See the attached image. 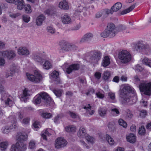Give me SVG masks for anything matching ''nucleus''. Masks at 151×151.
Returning a JSON list of instances; mask_svg holds the SVG:
<instances>
[{
	"mask_svg": "<svg viewBox=\"0 0 151 151\" xmlns=\"http://www.w3.org/2000/svg\"><path fill=\"white\" fill-rule=\"evenodd\" d=\"M119 94L123 103H128L130 104H132L137 102V97L136 91L128 84H124L121 86Z\"/></svg>",
	"mask_w": 151,
	"mask_h": 151,
	"instance_id": "1",
	"label": "nucleus"
},
{
	"mask_svg": "<svg viewBox=\"0 0 151 151\" xmlns=\"http://www.w3.org/2000/svg\"><path fill=\"white\" fill-rule=\"evenodd\" d=\"M107 27V29L104 32L101 33V36L104 38L107 37L112 38L114 37L116 33L114 24L111 23H108Z\"/></svg>",
	"mask_w": 151,
	"mask_h": 151,
	"instance_id": "2",
	"label": "nucleus"
},
{
	"mask_svg": "<svg viewBox=\"0 0 151 151\" xmlns=\"http://www.w3.org/2000/svg\"><path fill=\"white\" fill-rule=\"evenodd\" d=\"M118 58L121 63L123 64H127L132 59V55L126 50H122L118 54Z\"/></svg>",
	"mask_w": 151,
	"mask_h": 151,
	"instance_id": "3",
	"label": "nucleus"
},
{
	"mask_svg": "<svg viewBox=\"0 0 151 151\" xmlns=\"http://www.w3.org/2000/svg\"><path fill=\"white\" fill-rule=\"evenodd\" d=\"M86 57H89L91 60L95 63L98 62L101 59L102 54L100 51L94 50L86 54Z\"/></svg>",
	"mask_w": 151,
	"mask_h": 151,
	"instance_id": "4",
	"label": "nucleus"
},
{
	"mask_svg": "<svg viewBox=\"0 0 151 151\" xmlns=\"http://www.w3.org/2000/svg\"><path fill=\"white\" fill-rule=\"evenodd\" d=\"M140 92L147 96L151 95V83H141L139 85Z\"/></svg>",
	"mask_w": 151,
	"mask_h": 151,
	"instance_id": "5",
	"label": "nucleus"
},
{
	"mask_svg": "<svg viewBox=\"0 0 151 151\" xmlns=\"http://www.w3.org/2000/svg\"><path fill=\"white\" fill-rule=\"evenodd\" d=\"M34 75H31L28 73H26V75L27 78L30 81L34 83H38L40 82L42 79V76L37 70L34 72Z\"/></svg>",
	"mask_w": 151,
	"mask_h": 151,
	"instance_id": "6",
	"label": "nucleus"
},
{
	"mask_svg": "<svg viewBox=\"0 0 151 151\" xmlns=\"http://www.w3.org/2000/svg\"><path fill=\"white\" fill-rule=\"evenodd\" d=\"M86 132L85 128L81 127L78 132L77 135L81 138L85 137L88 142L93 144L94 141V138L87 134Z\"/></svg>",
	"mask_w": 151,
	"mask_h": 151,
	"instance_id": "7",
	"label": "nucleus"
},
{
	"mask_svg": "<svg viewBox=\"0 0 151 151\" xmlns=\"http://www.w3.org/2000/svg\"><path fill=\"white\" fill-rule=\"evenodd\" d=\"M59 45L61 47V49L65 51L76 50L77 48L75 45L68 43L65 40L60 41Z\"/></svg>",
	"mask_w": 151,
	"mask_h": 151,
	"instance_id": "8",
	"label": "nucleus"
},
{
	"mask_svg": "<svg viewBox=\"0 0 151 151\" xmlns=\"http://www.w3.org/2000/svg\"><path fill=\"white\" fill-rule=\"evenodd\" d=\"M27 149L26 145L23 142H17L15 145H13L11 147V151H24Z\"/></svg>",
	"mask_w": 151,
	"mask_h": 151,
	"instance_id": "9",
	"label": "nucleus"
},
{
	"mask_svg": "<svg viewBox=\"0 0 151 151\" xmlns=\"http://www.w3.org/2000/svg\"><path fill=\"white\" fill-rule=\"evenodd\" d=\"M134 49L137 51L139 52L143 50H147L150 51V49L148 45H145L143 43L142 41H139L134 46Z\"/></svg>",
	"mask_w": 151,
	"mask_h": 151,
	"instance_id": "10",
	"label": "nucleus"
},
{
	"mask_svg": "<svg viewBox=\"0 0 151 151\" xmlns=\"http://www.w3.org/2000/svg\"><path fill=\"white\" fill-rule=\"evenodd\" d=\"M12 124L9 127L8 126H5V127L3 128V132L5 134H8L11 130H14L16 129L17 127V120L15 118H14L12 122Z\"/></svg>",
	"mask_w": 151,
	"mask_h": 151,
	"instance_id": "11",
	"label": "nucleus"
},
{
	"mask_svg": "<svg viewBox=\"0 0 151 151\" xmlns=\"http://www.w3.org/2000/svg\"><path fill=\"white\" fill-rule=\"evenodd\" d=\"M67 144L66 140L62 137L57 138L55 140V147L57 148H60L65 146Z\"/></svg>",
	"mask_w": 151,
	"mask_h": 151,
	"instance_id": "12",
	"label": "nucleus"
},
{
	"mask_svg": "<svg viewBox=\"0 0 151 151\" xmlns=\"http://www.w3.org/2000/svg\"><path fill=\"white\" fill-rule=\"evenodd\" d=\"M2 56L4 58H7L8 59L12 60L14 58L16 55L14 51H3L1 52Z\"/></svg>",
	"mask_w": 151,
	"mask_h": 151,
	"instance_id": "13",
	"label": "nucleus"
},
{
	"mask_svg": "<svg viewBox=\"0 0 151 151\" xmlns=\"http://www.w3.org/2000/svg\"><path fill=\"white\" fill-rule=\"evenodd\" d=\"M80 68V64L78 63H73L69 65L66 69V72L68 74H70L73 71L78 70Z\"/></svg>",
	"mask_w": 151,
	"mask_h": 151,
	"instance_id": "14",
	"label": "nucleus"
},
{
	"mask_svg": "<svg viewBox=\"0 0 151 151\" xmlns=\"http://www.w3.org/2000/svg\"><path fill=\"white\" fill-rule=\"evenodd\" d=\"M42 101L46 104H50L52 99L49 95L46 92H41L39 94Z\"/></svg>",
	"mask_w": 151,
	"mask_h": 151,
	"instance_id": "15",
	"label": "nucleus"
},
{
	"mask_svg": "<svg viewBox=\"0 0 151 151\" xmlns=\"http://www.w3.org/2000/svg\"><path fill=\"white\" fill-rule=\"evenodd\" d=\"M51 77L55 79V83L56 84H60L61 82L59 77V72L56 70H54L51 73Z\"/></svg>",
	"mask_w": 151,
	"mask_h": 151,
	"instance_id": "16",
	"label": "nucleus"
},
{
	"mask_svg": "<svg viewBox=\"0 0 151 151\" xmlns=\"http://www.w3.org/2000/svg\"><path fill=\"white\" fill-rule=\"evenodd\" d=\"M65 131L70 134H73L76 132V128L73 125H69L65 127Z\"/></svg>",
	"mask_w": 151,
	"mask_h": 151,
	"instance_id": "17",
	"label": "nucleus"
},
{
	"mask_svg": "<svg viewBox=\"0 0 151 151\" xmlns=\"http://www.w3.org/2000/svg\"><path fill=\"white\" fill-rule=\"evenodd\" d=\"M18 53L20 55H27L29 54V51L26 47H21L19 48Z\"/></svg>",
	"mask_w": 151,
	"mask_h": 151,
	"instance_id": "18",
	"label": "nucleus"
},
{
	"mask_svg": "<svg viewBox=\"0 0 151 151\" xmlns=\"http://www.w3.org/2000/svg\"><path fill=\"white\" fill-rule=\"evenodd\" d=\"M126 139L128 142L134 143L136 141V136L133 133H131L126 137Z\"/></svg>",
	"mask_w": 151,
	"mask_h": 151,
	"instance_id": "19",
	"label": "nucleus"
},
{
	"mask_svg": "<svg viewBox=\"0 0 151 151\" xmlns=\"http://www.w3.org/2000/svg\"><path fill=\"white\" fill-rule=\"evenodd\" d=\"M59 6L61 9L65 10H68L69 9L68 3L65 0L60 2Z\"/></svg>",
	"mask_w": 151,
	"mask_h": 151,
	"instance_id": "20",
	"label": "nucleus"
},
{
	"mask_svg": "<svg viewBox=\"0 0 151 151\" xmlns=\"http://www.w3.org/2000/svg\"><path fill=\"white\" fill-rule=\"evenodd\" d=\"M93 34L90 33H88L85 34L83 37L81 38L80 42L83 43L88 41L92 37Z\"/></svg>",
	"mask_w": 151,
	"mask_h": 151,
	"instance_id": "21",
	"label": "nucleus"
},
{
	"mask_svg": "<svg viewBox=\"0 0 151 151\" xmlns=\"http://www.w3.org/2000/svg\"><path fill=\"white\" fill-rule=\"evenodd\" d=\"M110 63V59L108 56H105L102 60V65L104 67H106Z\"/></svg>",
	"mask_w": 151,
	"mask_h": 151,
	"instance_id": "22",
	"label": "nucleus"
},
{
	"mask_svg": "<svg viewBox=\"0 0 151 151\" xmlns=\"http://www.w3.org/2000/svg\"><path fill=\"white\" fill-rule=\"evenodd\" d=\"M14 4L17 5V9L19 10L22 9L24 6L23 0H16Z\"/></svg>",
	"mask_w": 151,
	"mask_h": 151,
	"instance_id": "23",
	"label": "nucleus"
},
{
	"mask_svg": "<svg viewBox=\"0 0 151 151\" xmlns=\"http://www.w3.org/2000/svg\"><path fill=\"white\" fill-rule=\"evenodd\" d=\"M45 17L42 14L38 16L36 19V24L37 25H41L45 19Z\"/></svg>",
	"mask_w": 151,
	"mask_h": 151,
	"instance_id": "24",
	"label": "nucleus"
},
{
	"mask_svg": "<svg viewBox=\"0 0 151 151\" xmlns=\"http://www.w3.org/2000/svg\"><path fill=\"white\" fill-rule=\"evenodd\" d=\"M107 110L105 107H100L98 110V113L101 116L104 117L106 114Z\"/></svg>",
	"mask_w": 151,
	"mask_h": 151,
	"instance_id": "25",
	"label": "nucleus"
},
{
	"mask_svg": "<svg viewBox=\"0 0 151 151\" xmlns=\"http://www.w3.org/2000/svg\"><path fill=\"white\" fill-rule=\"evenodd\" d=\"M111 76L110 72L108 71H106L103 74V78L105 81H108Z\"/></svg>",
	"mask_w": 151,
	"mask_h": 151,
	"instance_id": "26",
	"label": "nucleus"
},
{
	"mask_svg": "<svg viewBox=\"0 0 151 151\" xmlns=\"http://www.w3.org/2000/svg\"><path fill=\"white\" fill-rule=\"evenodd\" d=\"M103 16L104 17H107L109 14H112L114 12L113 9L111 8L110 9H104L102 10Z\"/></svg>",
	"mask_w": 151,
	"mask_h": 151,
	"instance_id": "27",
	"label": "nucleus"
},
{
	"mask_svg": "<svg viewBox=\"0 0 151 151\" xmlns=\"http://www.w3.org/2000/svg\"><path fill=\"white\" fill-rule=\"evenodd\" d=\"M62 21L64 24H68L71 22L70 17L68 15H65L62 18Z\"/></svg>",
	"mask_w": 151,
	"mask_h": 151,
	"instance_id": "28",
	"label": "nucleus"
},
{
	"mask_svg": "<svg viewBox=\"0 0 151 151\" xmlns=\"http://www.w3.org/2000/svg\"><path fill=\"white\" fill-rule=\"evenodd\" d=\"M122 7V4L120 2H117L111 7L114 12H117Z\"/></svg>",
	"mask_w": 151,
	"mask_h": 151,
	"instance_id": "29",
	"label": "nucleus"
},
{
	"mask_svg": "<svg viewBox=\"0 0 151 151\" xmlns=\"http://www.w3.org/2000/svg\"><path fill=\"white\" fill-rule=\"evenodd\" d=\"M41 98L39 94L36 95L34 98L33 102L35 104H40L42 101Z\"/></svg>",
	"mask_w": 151,
	"mask_h": 151,
	"instance_id": "30",
	"label": "nucleus"
},
{
	"mask_svg": "<svg viewBox=\"0 0 151 151\" xmlns=\"http://www.w3.org/2000/svg\"><path fill=\"white\" fill-rule=\"evenodd\" d=\"M136 4V3L134 4L128 8L122 11L121 13V14H124L130 12L134 8Z\"/></svg>",
	"mask_w": 151,
	"mask_h": 151,
	"instance_id": "31",
	"label": "nucleus"
},
{
	"mask_svg": "<svg viewBox=\"0 0 151 151\" xmlns=\"http://www.w3.org/2000/svg\"><path fill=\"white\" fill-rule=\"evenodd\" d=\"M117 28L119 32L123 31L124 33L129 32V31L126 30L127 27L124 25L122 24L119 25L118 26Z\"/></svg>",
	"mask_w": 151,
	"mask_h": 151,
	"instance_id": "32",
	"label": "nucleus"
},
{
	"mask_svg": "<svg viewBox=\"0 0 151 151\" xmlns=\"http://www.w3.org/2000/svg\"><path fill=\"white\" fill-rule=\"evenodd\" d=\"M8 145V142L4 141L0 142V148L1 150L4 151L7 148Z\"/></svg>",
	"mask_w": 151,
	"mask_h": 151,
	"instance_id": "33",
	"label": "nucleus"
},
{
	"mask_svg": "<svg viewBox=\"0 0 151 151\" xmlns=\"http://www.w3.org/2000/svg\"><path fill=\"white\" fill-rule=\"evenodd\" d=\"M52 64L48 60H46L43 65V68L45 69L48 70L52 67Z\"/></svg>",
	"mask_w": 151,
	"mask_h": 151,
	"instance_id": "34",
	"label": "nucleus"
},
{
	"mask_svg": "<svg viewBox=\"0 0 151 151\" xmlns=\"http://www.w3.org/2000/svg\"><path fill=\"white\" fill-rule=\"evenodd\" d=\"M106 138L107 141L109 145H113L114 144V140L110 135L108 134H106Z\"/></svg>",
	"mask_w": 151,
	"mask_h": 151,
	"instance_id": "35",
	"label": "nucleus"
},
{
	"mask_svg": "<svg viewBox=\"0 0 151 151\" xmlns=\"http://www.w3.org/2000/svg\"><path fill=\"white\" fill-rule=\"evenodd\" d=\"M142 63L144 64L151 67V60L148 58H144L142 60Z\"/></svg>",
	"mask_w": 151,
	"mask_h": 151,
	"instance_id": "36",
	"label": "nucleus"
},
{
	"mask_svg": "<svg viewBox=\"0 0 151 151\" xmlns=\"http://www.w3.org/2000/svg\"><path fill=\"white\" fill-rule=\"evenodd\" d=\"M19 139V141L17 142H23V141H26L27 140V134H23L22 133H21V135H20L19 137H18Z\"/></svg>",
	"mask_w": 151,
	"mask_h": 151,
	"instance_id": "37",
	"label": "nucleus"
},
{
	"mask_svg": "<svg viewBox=\"0 0 151 151\" xmlns=\"http://www.w3.org/2000/svg\"><path fill=\"white\" fill-rule=\"evenodd\" d=\"M41 116L45 119H50L52 117V114H51L45 112H42L41 114Z\"/></svg>",
	"mask_w": 151,
	"mask_h": 151,
	"instance_id": "38",
	"label": "nucleus"
},
{
	"mask_svg": "<svg viewBox=\"0 0 151 151\" xmlns=\"http://www.w3.org/2000/svg\"><path fill=\"white\" fill-rule=\"evenodd\" d=\"M139 116L142 118H144L147 115V111L145 110H139Z\"/></svg>",
	"mask_w": 151,
	"mask_h": 151,
	"instance_id": "39",
	"label": "nucleus"
},
{
	"mask_svg": "<svg viewBox=\"0 0 151 151\" xmlns=\"http://www.w3.org/2000/svg\"><path fill=\"white\" fill-rule=\"evenodd\" d=\"M146 133V129L143 125L139 129L138 133L140 135H144Z\"/></svg>",
	"mask_w": 151,
	"mask_h": 151,
	"instance_id": "40",
	"label": "nucleus"
},
{
	"mask_svg": "<svg viewBox=\"0 0 151 151\" xmlns=\"http://www.w3.org/2000/svg\"><path fill=\"white\" fill-rule=\"evenodd\" d=\"M53 92L56 96L58 97H59L62 96L63 93V91L61 89L54 90Z\"/></svg>",
	"mask_w": 151,
	"mask_h": 151,
	"instance_id": "41",
	"label": "nucleus"
},
{
	"mask_svg": "<svg viewBox=\"0 0 151 151\" xmlns=\"http://www.w3.org/2000/svg\"><path fill=\"white\" fill-rule=\"evenodd\" d=\"M24 7L25 12L26 13L29 14L32 12L31 7L29 4L25 5Z\"/></svg>",
	"mask_w": 151,
	"mask_h": 151,
	"instance_id": "42",
	"label": "nucleus"
},
{
	"mask_svg": "<svg viewBox=\"0 0 151 151\" xmlns=\"http://www.w3.org/2000/svg\"><path fill=\"white\" fill-rule=\"evenodd\" d=\"M127 114L126 115V118L127 119H130L133 116V114L131 111L129 109H127L126 111Z\"/></svg>",
	"mask_w": 151,
	"mask_h": 151,
	"instance_id": "43",
	"label": "nucleus"
},
{
	"mask_svg": "<svg viewBox=\"0 0 151 151\" xmlns=\"http://www.w3.org/2000/svg\"><path fill=\"white\" fill-rule=\"evenodd\" d=\"M118 123L119 125L124 128L127 127V124L126 122L122 119H119L118 121Z\"/></svg>",
	"mask_w": 151,
	"mask_h": 151,
	"instance_id": "44",
	"label": "nucleus"
},
{
	"mask_svg": "<svg viewBox=\"0 0 151 151\" xmlns=\"http://www.w3.org/2000/svg\"><path fill=\"white\" fill-rule=\"evenodd\" d=\"M35 142L34 140H32L29 143V148L30 149H33L35 148Z\"/></svg>",
	"mask_w": 151,
	"mask_h": 151,
	"instance_id": "45",
	"label": "nucleus"
},
{
	"mask_svg": "<svg viewBox=\"0 0 151 151\" xmlns=\"http://www.w3.org/2000/svg\"><path fill=\"white\" fill-rule=\"evenodd\" d=\"M101 73L99 71H96L94 74V76L95 78L98 80H99L101 77Z\"/></svg>",
	"mask_w": 151,
	"mask_h": 151,
	"instance_id": "46",
	"label": "nucleus"
},
{
	"mask_svg": "<svg viewBox=\"0 0 151 151\" xmlns=\"http://www.w3.org/2000/svg\"><path fill=\"white\" fill-rule=\"evenodd\" d=\"M108 127L109 130L112 131L115 128V125L114 123L112 122H109L108 125Z\"/></svg>",
	"mask_w": 151,
	"mask_h": 151,
	"instance_id": "47",
	"label": "nucleus"
},
{
	"mask_svg": "<svg viewBox=\"0 0 151 151\" xmlns=\"http://www.w3.org/2000/svg\"><path fill=\"white\" fill-rule=\"evenodd\" d=\"M45 13L48 15H51L52 16L53 14H55V12L53 9H48L46 10L45 12Z\"/></svg>",
	"mask_w": 151,
	"mask_h": 151,
	"instance_id": "48",
	"label": "nucleus"
},
{
	"mask_svg": "<svg viewBox=\"0 0 151 151\" xmlns=\"http://www.w3.org/2000/svg\"><path fill=\"white\" fill-rule=\"evenodd\" d=\"M34 58L36 61L40 62V63H43L44 61V59H42V58L38 56H35Z\"/></svg>",
	"mask_w": 151,
	"mask_h": 151,
	"instance_id": "49",
	"label": "nucleus"
},
{
	"mask_svg": "<svg viewBox=\"0 0 151 151\" xmlns=\"http://www.w3.org/2000/svg\"><path fill=\"white\" fill-rule=\"evenodd\" d=\"M22 19L25 22L28 23L30 21V18L28 16L23 15L22 17Z\"/></svg>",
	"mask_w": 151,
	"mask_h": 151,
	"instance_id": "50",
	"label": "nucleus"
},
{
	"mask_svg": "<svg viewBox=\"0 0 151 151\" xmlns=\"http://www.w3.org/2000/svg\"><path fill=\"white\" fill-rule=\"evenodd\" d=\"M9 73H8V74L7 73H6V76L7 77H8V76H13L15 72V70L14 69H13L12 68L10 70V71H9Z\"/></svg>",
	"mask_w": 151,
	"mask_h": 151,
	"instance_id": "51",
	"label": "nucleus"
},
{
	"mask_svg": "<svg viewBox=\"0 0 151 151\" xmlns=\"http://www.w3.org/2000/svg\"><path fill=\"white\" fill-rule=\"evenodd\" d=\"M29 120L30 119L29 117L25 118L23 119L22 123L24 125L28 124L29 123Z\"/></svg>",
	"mask_w": 151,
	"mask_h": 151,
	"instance_id": "52",
	"label": "nucleus"
},
{
	"mask_svg": "<svg viewBox=\"0 0 151 151\" xmlns=\"http://www.w3.org/2000/svg\"><path fill=\"white\" fill-rule=\"evenodd\" d=\"M70 116L73 119H76L77 118V115L76 113L69 111L68 112Z\"/></svg>",
	"mask_w": 151,
	"mask_h": 151,
	"instance_id": "53",
	"label": "nucleus"
},
{
	"mask_svg": "<svg viewBox=\"0 0 151 151\" xmlns=\"http://www.w3.org/2000/svg\"><path fill=\"white\" fill-rule=\"evenodd\" d=\"M143 68L139 64H137L136 66L135 70L137 71L141 72L143 70Z\"/></svg>",
	"mask_w": 151,
	"mask_h": 151,
	"instance_id": "54",
	"label": "nucleus"
},
{
	"mask_svg": "<svg viewBox=\"0 0 151 151\" xmlns=\"http://www.w3.org/2000/svg\"><path fill=\"white\" fill-rule=\"evenodd\" d=\"M60 119V114L58 115L54 119V122L55 123H57L59 122Z\"/></svg>",
	"mask_w": 151,
	"mask_h": 151,
	"instance_id": "55",
	"label": "nucleus"
},
{
	"mask_svg": "<svg viewBox=\"0 0 151 151\" xmlns=\"http://www.w3.org/2000/svg\"><path fill=\"white\" fill-rule=\"evenodd\" d=\"M108 96L111 100H114L115 99V94L114 93L109 92L108 93Z\"/></svg>",
	"mask_w": 151,
	"mask_h": 151,
	"instance_id": "56",
	"label": "nucleus"
},
{
	"mask_svg": "<svg viewBox=\"0 0 151 151\" xmlns=\"http://www.w3.org/2000/svg\"><path fill=\"white\" fill-rule=\"evenodd\" d=\"M47 29L48 32L51 33H53L55 32V29L51 26L47 27Z\"/></svg>",
	"mask_w": 151,
	"mask_h": 151,
	"instance_id": "57",
	"label": "nucleus"
},
{
	"mask_svg": "<svg viewBox=\"0 0 151 151\" xmlns=\"http://www.w3.org/2000/svg\"><path fill=\"white\" fill-rule=\"evenodd\" d=\"M12 101L9 98H7L6 100L5 101V103L6 105H9V106H10L11 103L12 102Z\"/></svg>",
	"mask_w": 151,
	"mask_h": 151,
	"instance_id": "58",
	"label": "nucleus"
},
{
	"mask_svg": "<svg viewBox=\"0 0 151 151\" xmlns=\"http://www.w3.org/2000/svg\"><path fill=\"white\" fill-rule=\"evenodd\" d=\"M133 80L135 83H137L140 81V79L138 76L136 75L134 77Z\"/></svg>",
	"mask_w": 151,
	"mask_h": 151,
	"instance_id": "59",
	"label": "nucleus"
},
{
	"mask_svg": "<svg viewBox=\"0 0 151 151\" xmlns=\"http://www.w3.org/2000/svg\"><path fill=\"white\" fill-rule=\"evenodd\" d=\"M96 95L97 97L101 99L103 98L104 97V94L99 92L96 93Z\"/></svg>",
	"mask_w": 151,
	"mask_h": 151,
	"instance_id": "60",
	"label": "nucleus"
},
{
	"mask_svg": "<svg viewBox=\"0 0 151 151\" xmlns=\"http://www.w3.org/2000/svg\"><path fill=\"white\" fill-rule=\"evenodd\" d=\"M39 122H35L33 124V126L35 128H39V126H40Z\"/></svg>",
	"mask_w": 151,
	"mask_h": 151,
	"instance_id": "61",
	"label": "nucleus"
},
{
	"mask_svg": "<svg viewBox=\"0 0 151 151\" xmlns=\"http://www.w3.org/2000/svg\"><path fill=\"white\" fill-rule=\"evenodd\" d=\"M102 15H103L102 11V12H98L96 14V17L97 18H98L101 17Z\"/></svg>",
	"mask_w": 151,
	"mask_h": 151,
	"instance_id": "62",
	"label": "nucleus"
},
{
	"mask_svg": "<svg viewBox=\"0 0 151 151\" xmlns=\"http://www.w3.org/2000/svg\"><path fill=\"white\" fill-rule=\"evenodd\" d=\"M5 63L4 59L1 58H0V66H3Z\"/></svg>",
	"mask_w": 151,
	"mask_h": 151,
	"instance_id": "63",
	"label": "nucleus"
},
{
	"mask_svg": "<svg viewBox=\"0 0 151 151\" xmlns=\"http://www.w3.org/2000/svg\"><path fill=\"white\" fill-rule=\"evenodd\" d=\"M146 128L147 129L151 131V122L147 124L146 126Z\"/></svg>",
	"mask_w": 151,
	"mask_h": 151,
	"instance_id": "64",
	"label": "nucleus"
}]
</instances>
